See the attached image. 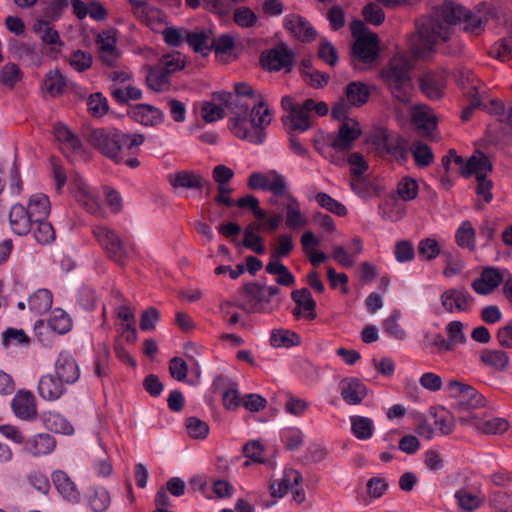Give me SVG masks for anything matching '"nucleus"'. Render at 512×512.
I'll return each mask as SVG.
<instances>
[{
    "label": "nucleus",
    "instance_id": "nucleus-1",
    "mask_svg": "<svg viewBox=\"0 0 512 512\" xmlns=\"http://www.w3.org/2000/svg\"><path fill=\"white\" fill-rule=\"evenodd\" d=\"M495 16V8L487 3L469 10L456 2L445 1L438 8L436 18H423L417 23V34L410 39V50L417 58H428L438 41L449 40L451 24H461L465 32L478 36Z\"/></svg>",
    "mask_w": 512,
    "mask_h": 512
},
{
    "label": "nucleus",
    "instance_id": "nucleus-2",
    "mask_svg": "<svg viewBox=\"0 0 512 512\" xmlns=\"http://www.w3.org/2000/svg\"><path fill=\"white\" fill-rule=\"evenodd\" d=\"M229 109L234 116L229 120L231 132L239 139L253 144L265 140V128L271 123L270 111L264 101L252 103L237 95L233 96Z\"/></svg>",
    "mask_w": 512,
    "mask_h": 512
},
{
    "label": "nucleus",
    "instance_id": "nucleus-3",
    "mask_svg": "<svg viewBox=\"0 0 512 512\" xmlns=\"http://www.w3.org/2000/svg\"><path fill=\"white\" fill-rule=\"evenodd\" d=\"M411 65L404 56L393 57L381 70V79L391 95L401 103H409L414 92Z\"/></svg>",
    "mask_w": 512,
    "mask_h": 512
},
{
    "label": "nucleus",
    "instance_id": "nucleus-4",
    "mask_svg": "<svg viewBox=\"0 0 512 512\" xmlns=\"http://www.w3.org/2000/svg\"><path fill=\"white\" fill-rule=\"evenodd\" d=\"M378 56L379 39L375 33H362L356 38L351 50V62L355 69H364V65L373 63Z\"/></svg>",
    "mask_w": 512,
    "mask_h": 512
},
{
    "label": "nucleus",
    "instance_id": "nucleus-5",
    "mask_svg": "<svg viewBox=\"0 0 512 512\" xmlns=\"http://www.w3.org/2000/svg\"><path fill=\"white\" fill-rule=\"evenodd\" d=\"M92 233L108 257L119 265H123L128 258V249L119 236L110 228L97 225Z\"/></svg>",
    "mask_w": 512,
    "mask_h": 512
},
{
    "label": "nucleus",
    "instance_id": "nucleus-6",
    "mask_svg": "<svg viewBox=\"0 0 512 512\" xmlns=\"http://www.w3.org/2000/svg\"><path fill=\"white\" fill-rule=\"evenodd\" d=\"M468 172H474L477 180L476 192L489 203L493 195L491 193L492 181L487 179V173L492 171V164L488 157L479 152L468 159Z\"/></svg>",
    "mask_w": 512,
    "mask_h": 512
},
{
    "label": "nucleus",
    "instance_id": "nucleus-7",
    "mask_svg": "<svg viewBox=\"0 0 512 512\" xmlns=\"http://www.w3.org/2000/svg\"><path fill=\"white\" fill-rule=\"evenodd\" d=\"M69 184L71 192L81 206L93 215L99 216L102 214V208L96 195L79 173L73 172L69 176Z\"/></svg>",
    "mask_w": 512,
    "mask_h": 512
},
{
    "label": "nucleus",
    "instance_id": "nucleus-8",
    "mask_svg": "<svg viewBox=\"0 0 512 512\" xmlns=\"http://www.w3.org/2000/svg\"><path fill=\"white\" fill-rule=\"evenodd\" d=\"M361 134L362 130L357 120L345 119L340 123L337 133L329 136V147L335 151H349Z\"/></svg>",
    "mask_w": 512,
    "mask_h": 512
},
{
    "label": "nucleus",
    "instance_id": "nucleus-9",
    "mask_svg": "<svg viewBox=\"0 0 512 512\" xmlns=\"http://www.w3.org/2000/svg\"><path fill=\"white\" fill-rule=\"evenodd\" d=\"M88 141L103 155L114 160L116 163L122 161V157L119 156L117 129H95L90 132Z\"/></svg>",
    "mask_w": 512,
    "mask_h": 512
},
{
    "label": "nucleus",
    "instance_id": "nucleus-10",
    "mask_svg": "<svg viewBox=\"0 0 512 512\" xmlns=\"http://www.w3.org/2000/svg\"><path fill=\"white\" fill-rule=\"evenodd\" d=\"M261 64L269 71H290L294 64V52L284 44H280L267 53H262Z\"/></svg>",
    "mask_w": 512,
    "mask_h": 512
},
{
    "label": "nucleus",
    "instance_id": "nucleus-11",
    "mask_svg": "<svg viewBox=\"0 0 512 512\" xmlns=\"http://www.w3.org/2000/svg\"><path fill=\"white\" fill-rule=\"evenodd\" d=\"M380 153L388 154L395 159L405 162L408 158V142L398 134L382 133L374 140Z\"/></svg>",
    "mask_w": 512,
    "mask_h": 512
},
{
    "label": "nucleus",
    "instance_id": "nucleus-12",
    "mask_svg": "<svg viewBox=\"0 0 512 512\" xmlns=\"http://www.w3.org/2000/svg\"><path fill=\"white\" fill-rule=\"evenodd\" d=\"M473 297L465 288H448L440 295L442 309L447 313H460L470 310Z\"/></svg>",
    "mask_w": 512,
    "mask_h": 512
},
{
    "label": "nucleus",
    "instance_id": "nucleus-13",
    "mask_svg": "<svg viewBox=\"0 0 512 512\" xmlns=\"http://www.w3.org/2000/svg\"><path fill=\"white\" fill-rule=\"evenodd\" d=\"M54 374L66 385H73L79 380V364L69 351L64 350L58 354L54 362Z\"/></svg>",
    "mask_w": 512,
    "mask_h": 512
},
{
    "label": "nucleus",
    "instance_id": "nucleus-14",
    "mask_svg": "<svg viewBox=\"0 0 512 512\" xmlns=\"http://www.w3.org/2000/svg\"><path fill=\"white\" fill-rule=\"evenodd\" d=\"M15 416L24 421H32L37 417L36 398L31 391L19 390L11 401Z\"/></svg>",
    "mask_w": 512,
    "mask_h": 512
},
{
    "label": "nucleus",
    "instance_id": "nucleus-15",
    "mask_svg": "<svg viewBox=\"0 0 512 512\" xmlns=\"http://www.w3.org/2000/svg\"><path fill=\"white\" fill-rule=\"evenodd\" d=\"M283 25L293 37L301 42H311L316 38V30L302 16L296 14L287 15L283 20Z\"/></svg>",
    "mask_w": 512,
    "mask_h": 512
},
{
    "label": "nucleus",
    "instance_id": "nucleus-16",
    "mask_svg": "<svg viewBox=\"0 0 512 512\" xmlns=\"http://www.w3.org/2000/svg\"><path fill=\"white\" fill-rule=\"evenodd\" d=\"M54 135L60 144L62 152L67 157L83 155L84 148L81 140L67 126L61 123L55 125Z\"/></svg>",
    "mask_w": 512,
    "mask_h": 512
},
{
    "label": "nucleus",
    "instance_id": "nucleus-17",
    "mask_svg": "<svg viewBox=\"0 0 512 512\" xmlns=\"http://www.w3.org/2000/svg\"><path fill=\"white\" fill-rule=\"evenodd\" d=\"M56 447L55 438L49 433L35 434L24 442L22 451L33 456L41 457L51 454Z\"/></svg>",
    "mask_w": 512,
    "mask_h": 512
},
{
    "label": "nucleus",
    "instance_id": "nucleus-18",
    "mask_svg": "<svg viewBox=\"0 0 512 512\" xmlns=\"http://www.w3.org/2000/svg\"><path fill=\"white\" fill-rule=\"evenodd\" d=\"M66 386L55 374L48 373L40 377L37 390L42 399L55 401L67 392Z\"/></svg>",
    "mask_w": 512,
    "mask_h": 512
},
{
    "label": "nucleus",
    "instance_id": "nucleus-19",
    "mask_svg": "<svg viewBox=\"0 0 512 512\" xmlns=\"http://www.w3.org/2000/svg\"><path fill=\"white\" fill-rule=\"evenodd\" d=\"M339 391L343 401L348 405H358L367 396V387L354 377L342 379L339 383Z\"/></svg>",
    "mask_w": 512,
    "mask_h": 512
},
{
    "label": "nucleus",
    "instance_id": "nucleus-20",
    "mask_svg": "<svg viewBox=\"0 0 512 512\" xmlns=\"http://www.w3.org/2000/svg\"><path fill=\"white\" fill-rule=\"evenodd\" d=\"M446 78L442 72L429 71L420 78V89L422 93L431 100H438L444 94Z\"/></svg>",
    "mask_w": 512,
    "mask_h": 512
},
{
    "label": "nucleus",
    "instance_id": "nucleus-21",
    "mask_svg": "<svg viewBox=\"0 0 512 512\" xmlns=\"http://www.w3.org/2000/svg\"><path fill=\"white\" fill-rule=\"evenodd\" d=\"M51 477L56 490L65 500L72 504L80 503L81 495L77 485L65 471L56 470Z\"/></svg>",
    "mask_w": 512,
    "mask_h": 512
},
{
    "label": "nucleus",
    "instance_id": "nucleus-22",
    "mask_svg": "<svg viewBox=\"0 0 512 512\" xmlns=\"http://www.w3.org/2000/svg\"><path fill=\"white\" fill-rule=\"evenodd\" d=\"M134 121L145 126H156L164 121L163 112L149 104H137L128 112Z\"/></svg>",
    "mask_w": 512,
    "mask_h": 512
},
{
    "label": "nucleus",
    "instance_id": "nucleus-23",
    "mask_svg": "<svg viewBox=\"0 0 512 512\" xmlns=\"http://www.w3.org/2000/svg\"><path fill=\"white\" fill-rule=\"evenodd\" d=\"M503 282V275L497 268L488 267L472 282L473 290L479 295L491 294Z\"/></svg>",
    "mask_w": 512,
    "mask_h": 512
},
{
    "label": "nucleus",
    "instance_id": "nucleus-24",
    "mask_svg": "<svg viewBox=\"0 0 512 512\" xmlns=\"http://www.w3.org/2000/svg\"><path fill=\"white\" fill-rule=\"evenodd\" d=\"M9 223L15 234L24 236L31 231L33 220L27 208L20 203H16L10 209Z\"/></svg>",
    "mask_w": 512,
    "mask_h": 512
},
{
    "label": "nucleus",
    "instance_id": "nucleus-25",
    "mask_svg": "<svg viewBox=\"0 0 512 512\" xmlns=\"http://www.w3.org/2000/svg\"><path fill=\"white\" fill-rule=\"evenodd\" d=\"M413 122L422 135L433 138V131L437 126V118L426 105H416L412 112Z\"/></svg>",
    "mask_w": 512,
    "mask_h": 512
},
{
    "label": "nucleus",
    "instance_id": "nucleus-26",
    "mask_svg": "<svg viewBox=\"0 0 512 512\" xmlns=\"http://www.w3.org/2000/svg\"><path fill=\"white\" fill-rule=\"evenodd\" d=\"M292 300L296 303L297 307L293 310V315L299 318L301 310L307 312L304 316L309 320L316 318L315 307L316 302L314 301L312 294L309 289L302 288L292 292Z\"/></svg>",
    "mask_w": 512,
    "mask_h": 512
},
{
    "label": "nucleus",
    "instance_id": "nucleus-27",
    "mask_svg": "<svg viewBox=\"0 0 512 512\" xmlns=\"http://www.w3.org/2000/svg\"><path fill=\"white\" fill-rule=\"evenodd\" d=\"M302 481L301 474L292 469L287 468L283 471L282 478L276 482L270 484L271 496L275 498H282L287 494L289 489H293L294 486H298Z\"/></svg>",
    "mask_w": 512,
    "mask_h": 512
},
{
    "label": "nucleus",
    "instance_id": "nucleus-28",
    "mask_svg": "<svg viewBox=\"0 0 512 512\" xmlns=\"http://www.w3.org/2000/svg\"><path fill=\"white\" fill-rule=\"evenodd\" d=\"M27 210L33 222L45 220L51 210L50 200L47 195L37 193L30 197Z\"/></svg>",
    "mask_w": 512,
    "mask_h": 512
},
{
    "label": "nucleus",
    "instance_id": "nucleus-29",
    "mask_svg": "<svg viewBox=\"0 0 512 512\" xmlns=\"http://www.w3.org/2000/svg\"><path fill=\"white\" fill-rule=\"evenodd\" d=\"M212 32L209 30H197L187 32L186 41L197 53L207 56L211 52Z\"/></svg>",
    "mask_w": 512,
    "mask_h": 512
},
{
    "label": "nucleus",
    "instance_id": "nucleus-30",
    "mask_svg": "<svg viewBox=\"0 0 512 512\" xmlns=\"http://www.w3.org/2000/svg\"><path fill=\"white\" fill-rule=\"evenodd\" d=\"M454 497L459 508L466 512L478 509L484 502V497L480 492H473L466 488L458 489Z\"/></svg>",
    "mask_w": 512,
    "mask_h": 512
},
{
    "label": "nucleus",
    "instance_id": "nucleus-31",
    "mask_svg": "<svg viewBox=\"0 0 512 512\" xmlns=\"http://www.w3.org/2000/svg\"><path fill=\"white\" fill-rule=\"evenodd\" d=\"M87 501L93 512H105L111 504L110 493L102 486L91 487Z\"/></svg>",
    "mask_w": 512,
    "mask_h": 512
},
{
    "label": "nucleus",
    "instance_id": "nucleus-32",
    "mask_svg": "<svg viewBox=\"0 0 512 512\" xmlns=\"http://www.w3.org/2000/svg\"><path fill=\"white\" fill-rule=\"evenodd\" d=\"M261 228H264V225L258 223L248 224L244 229V239L242 241L244 247L260 255L265 253L263 238L256 233L257 230H262Z\"/></svg>",
    "mask_w": 512,
    "mask_h": 512
},
{
    "label": "nucleus",
    "instance_id": "nucleus-33",
    "mask_svg": "<svg viewBox=\"0 0 512 512\" xmlns=\"http://www.w3.org/2000/svg\"><path fill=\"white\" fill-rule=\"evenodd\" d=\"M285 204L286 225L291 229L304 227L307 224L306 219L301 213L300 204L292 195H287Z\"/></svg>",
    "mask_w": 512,
    "mask_h": 512
},
{
    "label": "nucleus",
    "instance_id": "nucleus-34",
    "mask_svg": "<svg viewBox=\"0 0 512 512\" xmlns=\"http://www.w3.org/2000/svg\"><path fill=\"white\" fill-rule=\"evenodd\" d=\"M370 91L366 84L358 81L350 82L345 89V96L351 106L360 107L369 98Z\"/></svg>",
    "mask_w": 512,
    "mask_h": 512
},
{
    "label": "nucleus",
    "instance_id": "nucleus-35",
    "mask_svg": "<svg viewBox=\"0 0 512 512\" xmlns=\"http://www.w3.org/2000/svg\"><path fill=\"white\" fill-rule=\"evenodd\" d=\"M171 185L177 188L184 189H202L204 187L205 179L193 172L180 171L177 172L173 179H171Z\"/></svg>",
    "mask_w": 512,
    "mask_h": 512
},
{
    "label": "nucleus",
    "instance_id": "nucleus-36",
    "mask_svg": "<svg viewBox=\"0 0 512 512\" xmlns=\"http://www.w3.org/2000/svg\"><path fill=\"white\" fill-rule=\"evenodd\" d=\"M244 292L251 302V311H265L264 304H267L265 285L260 283H248L244 286Z\"/></svg>",
    "mask_w": 512,
    "mask_h": 512
},
{
    "label": "nucleus",
    "instance_id": "nucleus-37",
    "mask_svg": "<svg viewBox=\"0 0 512 512\" xmlns=\"http://www.w3.org/2000/svg\"><path fill=\"white\" fill-rule=\"evenodd\" d=\"M481 361L497 371H504L510 363V358L502 350L485 349L480 356Z\"/></svg>",
    "mask_w": 512,
    "mask_h": 512
},
{
    "label": "nucleus",
    "instance_id": "nucleus-38",
    "mask_svg": "<svg viewBox=\"0 0 512 512\" xmlns=\"http://www.w3.org/2000/svg\"><path fill=\"white\" fill-rule=\"evenodd\" d=\"M401 317V311L394 309L391 314L383 320V331L388 337L396 340H404L406 338V332L399 324Z\"/></svg>",
    "mask_w": 512,
    "mask_h": 512
},
{
    "label": "nucleus",
    "instance_id": "nucleus-39",
    "mask_svg": "<svg viewBox=\"0 0 512 512\" xmlns=\"http://www.w3.org/2000/svg\"><path fill=\"white\" fill-rule=\"evenodd\" d=\"M300 336L287 329H274L271 332L270 344L275 348H290L300 344Z\"/></svg>",
    "mask_w": 512,
    "mask_h": 512
},
{
    "label": "nucleus",
    "instance_id": "nucleus-40",
    "mask_svg": "<svg viewBox=\"0 0 512 512\" xmlns=\"http://www.w3.org/2000/svg\"><path fill=\"white\" fill-rule=\"evenodd\" d=\"M31 311L36 314H43L52 306V293L48 289H38L28 300Z\"/></svg>",
    "mask_w": 512,
    "mask_h": 512
},
{
    "label": "nucleus",
    "instance_id": "nucleus-41",
    "mask_svg": "<svg viewBox=\"0 0 512 512\" xmlns=\"http://www.w3.org/2000/svg\"><path fill=\"white\" fill-rule=\"evenodd\" d=\"M146 83L153 91H164L169 88L170 75L156 65L147 73Z\"/></svg>",
    "mask_w": 512,
    "mask_h": 512
},
{
    "label": "nucleus",
    "instance_id": "nucleus-42",
    "mask_svg": "<svg viewBox=\"0 0 512 512\" xmlns=\"http://www.w3.org/2000/svg\"><path fill=\"white\" fill-rule=\"evenodd\" d=\"M351 429L356 438L367 440L373 436L374 423L372 419L364 416H352Z\"/></svg>",
    "mask_w": 512,
    "mask_h": 512
},
{
    "label": "nucleus",
    "instance_id": "nucleus-43",
    "mask_svg": "<svg viewBox=\"0 0 512 512\" xmlns=\"http://www.w3.org/2000/svg\"><path fill=\"white\" fill-rule=\"evenodd\" d=\"M409 150L418 167H427L434 160V155L430 147L421 141L413 142Z\"/></svg>",
    "mask_w": 512,
    "mask_h": 512
},
{
    "label": "nucleus",
    "instance_id": "nucleus-44",
    "mask_svg": "<svg viewBox=\"0 0 512 512\" xmlns=\"http://www.w3.org/2000/svg\"><path fill=\"white\" fill-rule=\"evenodd\" d=\"M33 31L41 40L50 45L60 44V36L57 30L46 20H37L33 25Z\"/></svg>",
    "mask_w": 512,
    "mask_h": 512
},
{
    "label": "nucleus",
    "instance_id": "nucleus-45",
    "mask_svg": "<svg viewBox=\"0 0 512 512\" xmlns=\"http://www.w3.org/2000/svg\"><path fill=\"white\" fill-rule=\"evenodd\" d=\"M46 426L53 432L72 435L74 433L73 425L59 413H49L45 418Z\"/></svg>",
    "mask_w": 512,
    "mask_h": 512
},
{
    "label": "nucleus",
    "instance_id": "nucleus-46",
    "mask_svg": "<svg viewBox=\"0 0 512 512\" xmlns=\"http://www.w3.org/2000/svg\"><path fill=\"white\" fill-rule=\"evenodd\" d=\"M265 191H270L274 196L287 198L288 184L286 178L276 170L269 171V180Z\"/></svg>",
    "mask_w": 512,
    "mask_h": 512
},
{
    "label": "nucleus",
    "instance_id": "nucleus-47",
    "mask_svg": "<svg viewBox=\"0 0 512 512\" xmlns=\"http://www.w3.org/2000/svg\"><path fill=\"white\" fill-rule=\"evenodd\" d=\"M48 326L57 334H65L71 329V320L65 311L55 309L48 319Z\"/></svg>",
    "mask_w": 512,
    "mask_h": 512
},
{
    "label": "nucleus",
    "instance_id": "nucleus-48",
    "mask_svg": "<svg viewBox=\"0 0 512 512\" xmlns=\"http://www.w3.org/2000/svg\"><path fill=\"white\" fill-rule=\"evenodd\" d=\"M288 118L290 119V128L292 130L304 132L311 126L310 112L304 109V102Z\"/></svg>",
    "mask_w": 512,
    "mask_h": 512
},
{
    "label": "nucleus",
    "instance_id": "nucleus-49",
    "mask_svg": "<svg viewBox=\"0 0 512 512\" xmlns=\"http://www.w3.org/2000/svg\"><path fill=\"white\" fill-rule=\"evenodd\" d=\"M476 427L485 434H501L508 429L509 424L504 418H491L479 420L476 423Z\"/></svg>",
    "mask_w": 512,
    "mask_h": 512
},
{
    "label": "nucleus",
    "instance_id": "nucleus-50",
    "mask_svg": "<svg viewBox=\"0 0 512 512\" xmlns=\"http://www.w3.org/2000/svg\"><path fill=\"white\" fill-rule=\"evenodd\" d=\"M456 241L460 247L473 249L475 247V231L469 221L461 223L456 231Z\"/></svg>",
    "mask_w": 512,
    "mask_h": 512
},
{
    "label": "nucleus",
    "instance_id": "nucleus-51",
    "mask_svg": "<svg viewBox=\"0 0 512 512\" xmlns=\"http://www.w3.org/2000/svg\"><path fill=\"white\" fill-rule=\"evenodd\" d=\"M111 96L119 104H126L130 100H139L142 98V91L135 86H127L125 89L117 86L111 88Z\"/></svg>",
    "mask_w": 512,
    "mask_h": 512
},
{
    "label": "nucleus",
    "instance_id": "nucleus-52",
    "mask_svg": "<svg viewBox=\"0 0 512 512\" xmlns=\"http://www.w3.org/2000/svg\"><path fill=\"white\" fill-rule=\"evenodd\" d=\"M65 87L66 78L58 70L49 71L47 73L45 79V88L50 95L56 96L61 94Z\"/></svg>",
    "mask_w": 512,
    "mask_h": 512
},
{
    "label": "nucleus",
    "instance_id": "nucleus-53",
    "mask_svg": "<svg viewBox=\"0 0 512 512\" xmlns=\"http://www.w3.org/2000/svg\"><path fill=\"white\" fill-rule=\"evenodd\" d=\"M489 54L500 61L512 59V37L502 38L495 42L491 46Z\"/></svg>",
    "mask_w": 512,
    "mask_h": 512
},
{
    "label": "nucleus",
    "instance_id": "nucleus-54",
    "mask_svg": "<svg viewBox=\"0 0 512 512\" xmlns=\"http://www.w3.org/2000/svg\"><path fill=\"white\" fill-rule=\"evenodd\" d=\"M397 194L403 201H411L418 195V183L410 177H403L397 184Z\"/></svg>",
    "mask_w": 512,
    "mask_h": 512
},
{
    "label": "nucleus",
    "instance_id": "nucleus-55",
    "mask_svg": "<svg viewBox=\"0 0 512 512\" xmlns=\"http://www.w3.org/2000/svg\"><path fill=\"white\" fill-rule=\"evenodd\" d=\"M316 201L322 208H325L326 210L336 214L337 216H345L347 214L346 207L341 202L332 198L327 193H318L316 195Z\"/></svg>",
    "mask_w": 512,
    "mask_h": 512
},
{
    "label": "nucleus",
    "instance_id": "nucleus-56",
    "mask_svg": "<svg viewBox=\"0 0 512 512\" xmlns=\"http://www.w3.org/2000/svg\"><path fill=\"white\" fill-rule=\"evenodd\" d=\"M418 253L423 260L431 261L441 253V249L436 239L424 238L418 244Z\"/></svg>",
    "mask_w": 512,
    "mask_h": 512
},
{
    "label": "nucleus",
    "instance_id": "nucleus-57",
    "mask_svg": "<svg viewBox=\"0 0 512 512\" xmlns=\"http://www.w3.org/2000/svg\"><path fill=\"white\" fill-rule=\"evenodd\" d=\"M37 228L34 231L35 239L38 243L46 245L55 240V231L52 224L48 221H35Z\"/></svg>",
    "mask_w": 512,
    "mask_h": 512
},
{
    "label": "nucleus",
    "instance_id": "nucleus-58",
    "mask_svg": "<svg viewBox=\"0 0 512 512\" xmlns=\"http://www.w3.org/2000/svg\"><path fill=\"white\" fill-rule=\"evenodd\" d=\"M484 404V397L474 387L470 386L463 399L459 401L458 406L463 410H470L482 407Z\"/></svg>",
    "mask_w": 512,
    "mask_h": 512
},
{
    "label": "nucleus",
    "instance_id": "nucleus-59",
    "mask_svg": "<svg viewBox=\"0 0 512 512\" xmlns=\"http://www.w3.org/2000/svg\"><path fill=\"white\" fill-rule=\"evenodd\" d=\"M185 426L188 434L195 439H204L209 433L208 424L197 417H188Z\"/></svg>",
    "mask_w": 512,
    "mask_h": 512
},
{
    "label": "nucleus",
    "instance_id": "nucleus-60",
    "mask_svg": "<svg viewBox=\"0 0 512 512\" xmlns=\"http://www.w3.org/2000/svg\"><path fill=\"white\" fill-rule=\"evenodd\" d=\"M145 138L142 134H127L117 129L119 153L123 150H132L143 144Z\"/></svg>",
    "mask_w": 512,
    "mask_h": 512
},
{
    "label": "nucleus",
    "instance_id": "nucleus-61",
    "mask_svg": "<svg viewBox=\"0 0 512 512\" xmlns=\"http://www.w3.org/2000/svg\"><path fill=\"white\" fill-rule=\"evenodd\" d=\"M89 112L95 117H101L108 111V101L101 93L90 95L87 101Z\"/></svg>",
    "mask_w": 512,
    "mask_h": 512
},
{
    "label": "nucleus",
    "instance_id": "nucleus-62",
    "mask_svg": "<svg viewBox=\"0 0 512 512\" xmlns=\"http://www.w3.org/2000/svg\"><path fill=\"white\" fill-rule=\"evenodd\" d=\"M233 19L239 27L250 28L256 24L258 18L249 7H239L235 9Z\"/></svg>",
    "mask_w": 512,
    "mask_h": 512
},
{
    "label": "nucleus",
    "instance_id": "nucleus-63",
    "mask_svg": "<svg viewBox=\"0 0 512 512\" xmlns=\"http://www.w3.org/2000/svg\"><path fill=\"white\" fill-rule=\"evenodd\" d=\"M491 505L500 512H512V493L496 491L490 496Z\"/></svg>",
    "mask_w": 512,
    "mask_h": 512
},
{
    "label": "nucleus",
    "instance_id": "nucleus-64",
    "mask_svg": "<svg viewBox=\"0 0 512 512\" xmlns=\"http://www.w3.org/2000/svg\"><path fill=\"white\" fill-rule=\"evenodd\" d=\"M488 111L496 115L501 122H506L512 127V104L505 106L499 100H491Z\"/></svg>",
    "mask_w": 512,
    "mask_h": 512
}]
</instances>
